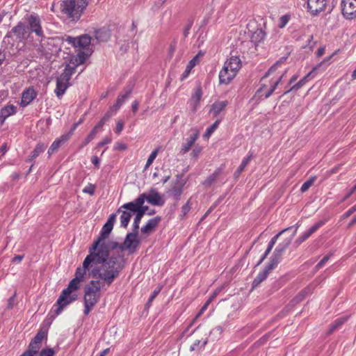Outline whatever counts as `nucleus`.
Segmentation results:
<instances>
[{"label":"nucleus","instance_id":"1","mask_svg":"<svg viewBox=\"0 0 356 356\" xmlns=\"http://www.w3.org/2000/svg\"><path fill=\"white\" fill-rule=\"evenodd\" d=\"M102 252H95L88 249V254L84 259L82 266L77 267L74 279L83 282L88 277L100 279L106 285H111L124 268L123 255L112 254L110 259H106Z\"/></svg>","mask_w":356,"mask_h":356},{"label":"nucleus","instance_id":"2","mask_svg":"<svg viewBox=\"0 0 356 356\" xmlns=\"http://www.w3.org/2000/svg\"><path fill=\"white\" fill-rule=\"evenodd\" d=\"M115 220L116 213H112L109 216L107 221L103 225L99 234L88 248L95 252H99L102 251V257L106 259H110V257L108 246L106 245L105 240L111 233Z\"/></svg>","mask_w":356,"mask_h":356},{"label":"nucleus","instance_id":"3","mask_svg":"<svg viewBox=\"0 0 356 356\" xmlns=\"http://www.w3.org/2000/svg\"><path fill=\"white\" fill-rule=\"evenodd\" d=\"M81 282V281L73 278L70 281L67 286L61 291L54 305L56 308L54 309L55 316H52L53 318L59 315L65 307L77 300L78 296L74 292L80 289Z\"/></svg>","mask_w":356,"mask_h":356},{"label":"nucleus","instance_id":"4","mask_svg":"<svg viewBox=\"0 0 356 356\" xmlns=\"http://www.w3.org/2000/svg\"><path fill=\"white\" fill-rule=\"evenodd\" d=\"M88 4V0H63L60 11L72 22H78Z\"/></svg>","mask_w":356,"mask_h":356},{"label":"nucleus","instance_id":"5","mask_svg":"<svg viewBox=\"0 0 356 356\" xmlns=\"http://www.w3.org/2000/svg\"><path fill=\"white\" fill-rule=\"evenodd\" d=\"M122 209L134 212V214H135V218L134 219L132 228L135 229L136 227V230L138 231L140 220H143V216L147 211L148 207L143 204L140 205V204L138 203L137 201L134 200L132 202H129L122 205L118 209L117 212H120Z\"/></svg>","mask_w":356,"mask_h":356},{"label":"nucleus","instance_id":"6","mask_svg":"<svg viewBox=\"0 0 356 356\" xmlns=\"http://www.w3.org/2000/svg\"><path fill=\"white\" fill-rule=\"evenodd\" d=\"M84 286L83 300H88L91 302L97 303L101 298L102 285L106 284L103 283L100 279L95 278Z\"/></svg>","mask_w":356,"mask_h":356},{"label":"nucleus","instance_id":"7","mask_svg":"<svg viewBox=\"0 0 356 356\" xmlns=\"http://www.w3.org/2000/svg\"><path fill=\"white\" fill-rule=\"evenodd\" d=\"M26 24L23 22H19L16 26H13L8 31L3 38V41L8 44H13L15 41L22 42L28 37Z\"/></svg>","mask_w":356,"mask_h":356},{"label":"nucleus","instance_id":"8","mask_svg":"<svg viewBox=\"0 0 356 356\" xmlns=\"http://www.w3.org/2000/svg\"><path fill=\"white\" fill-rule=\"evenodd\" d=\"M26 19V30L28 35L35 33L36 36L40 38H44V31L42 27V22L40 16L36 13L28 15Z\"/></svg>","mask_w":356,"mask_h":356},{"label":"nucleus","instance_id":"9","mask_svg":"<svg viewBox=\"0 0 356 356\" xmlns=\"http://www.w3.org/2000/svg\"><path fill=\"white\" fill-rule=\"evenodd\" d=\"M135 200H136L140 205H143L145 201L152 205L159 207L163 206L165 203L162 195L154 188H151L148 193H143L140 194Z\"/></svg>","mask_w":356,"mask_h":356},{"label":"nucleus","instance_id":"10","mask_svg":"<svg viewBox=\"0 0 356 356\" xmlns=\"http://www.w3.org/2000/svg\"><path fill=\"white\" fill-rule=\"evenodd\" d=\"M332 57V55L325 58L322 62L314 66L312 70L308 72L303 78H302L298 82L291 86L289 89L286 90L280 97L287 95L292 91H297L306 84L309 80L314 79L316 76V71L323 65L327 63Z\"/></svg>","mask_w":356,"mask_h":356},{"label":"nucleus","instance_id":"11","mask_svg":"<svg viewBox=\"0 0 356 356\" xmlns=\"http://www.w3.org/2000/svg\"><path fill=\"white\" fill-rule=\"evenodd\" d=\"M138 234L136 228H132V232L127 234L124 242L122 243V251L128 250L129 254H134L138 250L140 245Z\"/></svg>","mask_w":356,"mask_h":356},{"label":"nucleus","instance_id":"12","mask_svg":"<svg viewBox=\"0 0 356 356\" xmlns=\"http://www.w3.org/2000/svg\"><path fill=\"white\" fill-rule=\"evenodd\" d=\"M341 11L345 19H356V0H341Z\"/></svg>","mask_w":356,"mask_h":356},{"label":"nucleus","instance_id":"13","mask_svg":"<svg viewBox=\"0 0 356 356\" xmlns=\"http://www.w3.org/2000/svg\"><path fill=\"white\" fill-rule=\"evenodd\" d=\"M113 113L111 111H107L104 115L102 118V119L98 122V123L93 127V129L90 131L89 134L86 136V138L82 142L80 148H82L86 146L90 142H91L95 137L97 131L99 129L102 127L105 123L111 118Z\"/></svg>","mask_w":356,"mask_h":356},{"label":"nucleus","instance_id":"14","mask_svg":"<svg viewBox=\"0 0 356 356\" xmlns=\"http://www.w3.org/2000/svg\"><path fill=\"white\" fill-rule=\"evenodd\" d=\"M134 84L131 82H129L124 88L122 92L118 96L115 103L113 105V108L115 111L118 110L121 106L124 103L126 99L131 94Z\"/></svg>","mask_w":356,"mask_h":356},{"label":"nucleus","instance_id":"15","mask_svg":"<svg viewBox=\"0 0 356 356\" xmlns=\"http://www.w3.org/2000/svg\"><path fill=\"white\" fill-rule=\"evenodd\" d=\"M92 50L88 48L86 51H79L77 54L70 55L67 58L70 60V63L78 67L85 63L86 59L92 54Z\"/></svg>","mask_w":356,"mask_h":356},{"label":"nucleus","instance_id":"16","mask_svg":"<svg viewBox=\"0 0 356 356\" xmlns=\"http://www.w3.org/2000/svg\"><path fill=\"white\" fill-rule=\"evenodd\" d=\"M190 132L189 136L186 139V143H182L180 150L181 154L187 153L200 136V131L196 128L192 129Z\"/></svg>","mask_w":356,"mask_h":356},{"label":"nucleus","instance_id":"17","mask_svg":"<svg viewBox=\"0 0 356 356\" xmlns=\"http://www.w3.org/2000/svg\"><path fill=\"white\" fill-rule=\"evenodd\" d=\"M327 0H307V8L313 16L318 15L325 8Z\"/></svg>","mask_w":356,"mask_h":356},{"label":"nucleus","instance_id":"18","mask_svg":"<svg viewBox=\"0 0 356 356\" xmlns=\"http://www.w3.org/2000/svg\"><path fill=\"white\" fill-rule=\"evenodd\" d=\"M327 220L323 219L312 225L305 233L301 235L295 241V245L299 246L302 243L306 241L312 234L316 232L320 227L323 226Z\"/></svg>","mask_w":356,"mask_h":356},{"label":"nucleus","instance_id":"19","mask_svg":"<svg viewBox=\"0 0 356 356\" xmlns=\"http://www.w3.org/2000/svg\"><path fill=\"white\" fill-rule=\"evenodd\" d=\"M161 220L162 218L160 216H157L153 218L149 219L145 225L141 227V233L147 236L149 235L152 232L155 230Z\"/></svg>","mask_w":356,"mask_h":356},{"label":"nucleus","instance_id":"20","mask_svg":"<svg viewBox=\"0 0 356 356\" xmlns=\"http://www.w3.org/2000/svg\"><path fill=\"white\" fill-rule=\"evenodd\" d=\"M202 96V89L200 84H199L195 89L194 92L191 95L189 100L190 105L191 106L193 112H196L197 107L200 105V102Z\"/></svg>","mask_w":356,"mask_h":356},{"label":"nucleus","instance_id":"21","mask_svg":"<svg viewBox=\"0 0 356 356\" xmlns=\"http://www.w3.org/2000/svg\"><path fill=\"white\" fill-rule=\"evenodd\" d=\"M236 76L234 72L229 71L228 66H223L219 73V83L220 84L228 85Z\"/></svg>","mask_w":356,"mask_h":356},{"label":"nucleus","instance_id":"22","mask_svg":"<svg viewBox=\"0 0 356 356\" xmlns=\"http://www.w3.org/2000/svg\"><path fill=\"white\" fill-rule=\"evenodd\" d=\"M37 96V92L33 88H29L22 92L21 106H28Z\"/></svg>","mask_w":356,"mask_h":356},{"label":"nucleus","instance_id":"23","mask_svg":"<svg viewBox=\"0 0 356 356\" xmlns=\"http://www.w3.org/2000/svg\"><path fill=\"white\" fill-rule=\"evenodd\" d=\"M70 138L68 136H65L64 134L61 135L60 137L57 138L51 145L50 147L48 149V154L50 156L53 153L56 152L59 147L65 144Z\"/></svg>","mask_w":356,"mask_h":356},{"label":"nucleus","instance_id":"24","mask_svg":"<svg viewBox=\"0 0 356 356\" xmlns=\"http://www.w3.org/2000/svg\"><path fill=\"white\" fill-rule=\"evenodd\" d=\"M17 112V107L13 104H8L3 106L0 111V125L1 126L6 119L9 116L15 114Z\"/></svg>","mask_w":356,"mask_h":356},{"label":"nucleus","instance_id":"25","mask_svg":"<svg viewBox=\"0 0 356 356\" xmlns=\"http://www.w3.org/2000/svg\"><path fill=\"white\" fill-rule=\"evenodd\" d=\"M224 65L228 66L229 71L234 72L236 75L238 71L241 67V61L238 56H232L225 61Z\"/></svg>","mask_w":356,"mask_h":356},{"label":"nucleus","instance_id":"26","mask_svg":"<svg viewBox=\"0 0 356 356\" xmlns=\"http://www.w3.org/2000/svg\"><path fill=\"white\" fill-rule=\"evenodd\" d=\"M266 36V33L261 28H258L252 32L250 37V41L255 47H257L261 42H264Z\"/></svg>","mask_w":356,"mask_h":356},{"label":"nucleus","instance_id":"27","mask_svg":"<svg viewBox=\"0 0 356 356\" xmlns=\"http://www.w3.org/2000/svg\"><path fill=\"white\" fill-rule=\"evenodd\" d=\"M271 270H273V269L269 268L266 265L264 269L260 272L252 281V289H253L257 287L263 281H264Z\"/></svg>","mask_w":356,"mask_h":356},{"label":"nucleus","instance_id":"28","mask_svg":"<svg viewBox=\"0 0 356 356\" xmlns=\"http://www.w3.org/2000/svg\"><path fill=\"white\" fill-rule=\"evenodd\" d=\"M95 36L99 42H107L111 38V32L108 29L102 27L95 30Z\"/></svg>","mask_w":356,"mask_h":356},{"label":"nucleus","instance_id":"29","mask_svg":"<svg viewBox=\"0 0 356 356\" xmlns=\"http://www.w3.org/2000/svg\"><path fill=\"white\" fill-rule=\"evenodd\" d=\"M227 104L228 102L227 100L216 102L211 105L210 113H212L213 117L216 118L226 108Z\"/></svg>","mask_w":356,"mask_h":356},{"label":"nucleus","instance_id":"30","mask_svg":"<svg viewBox=\"0 0 356 356\" xmlns=\"http://www.w3.org/2000/svg\"><path fill=\"white\" fill-rule=\"evenodd\" d=\"M282 253L275 250L270 257L269 262L266 264L269 268L275 269L280 262L282 257Z\"/></svg>","mask_w":356,"mask_h":356},{"label":"nucleus","instance_id":"31","mask_svg":"<svg viewBox=\"0 0 356 356\" xmlns=\"http://www.w3.org/2000/svg\"><path fill=\"white\" fill-rule=\"evenodd\" d=\"M186 181H182L179 185H175L172 186L170 193L171 195L176 202H178L180 199L181 194L183 193V188L186 184Z\"/></svg>","mask_w":356,"mask_h":356},{"label":"nucleus","instance_id":"32","mask_svg":"<svg viewBox=\"0 0 356 356\" xmlns=\"http://www.w3.org/2000/svg\"><path fill=\"white\" fill-rule=\"evenodd\" d=\"M46 147L47 145L43 143H38L26 161L32 162L35 159L39 156L41 153L44 152Z\"/></svg>","mask_w":356,"mask_h":356},{"label":"nucleus","instance_id":"33","mask_svg":"<svg viewBox=\"0 0 356 356\" xmlns=\"http://www.w3.org/2000/svg\"><path fill=\"white\" fill-rule=\"evenodd\" d=\"M48 327L45 326H41L35 336L31 339L35 343L41 345V343L44 339L47 338Z\"/></svg>","mask_w":356,"mask_h":356},{"label":"nucleus","instance_id":"34","mask_svg":"<svg viewBox=\"0 0 356 356\" xmlns=\"http://www.w3.org/2000/svg\"><path fill=\"white\" fill-rule=\"evenodd\" d=\"M311 291L310 287L307 286L302 289L291 300V304L292 305H297L301 302L306 298L307 295Z\"/></svg>","mask_w":356,"mask_h":356},{"label":"nucleus","instance_id":"35","mask_svg":"<svg viewBox=\"0 0 356 356\" xmlns=\"http://www.w3.org/2000/svg\"><path fill=\"white\" fill-rule=\"evenodd\" d=\"M252 157V154H249L246 157H245L240 165L238 167L234 173V177L235 179H238L240 177L241 174L243 172L245 168L247 166V165L250 163L251 159Z\"/></svg>","mask_w":356,"mask_h":356},{"label":"nucleus","instance_id":"36","mask_svg":"<svg viewBox=\"0 0 356 356\" xmlns=\"http://www.w3.org/2000/svg\"><path fill=\"white\" fill-rule=\"evenodd\" d=\"M222 169L218 168L211 175L203 181V185L206 187L211 186L218 178L220 175L222 173Z\"/></svg>","mask_w":356,"mask_h":356},{"label":"nucleus","instance_id":"37","mask_svg":"<svg viewBox=\"0 0 356 356\" xmlns=\"http://www.w3.org/2000/svg\"><path fill=\"white\" fill-rule=\"evenodd\" d=\"M70 86V83H67L63 81H61L56 79V86L55 89V93L58 98L62 97L67 88Z\"/></svg>","mask_w":356,"mask_h":356},{"label":"nucleus","instance_id":"38","mask_svg":"<svg viewBox=\"0 0 356 356\" xmlns=\"http://www.w3.org/2000/svg\"><path fill=\"white\" fill-rule=\"evenodd\" d=\"M91 38L88 34H83L77 37L76 45L77 47L88 48L90 44Z\"/></svg>","mask_w":356,"mask_h":356},{"label":"nucleus","instance_id":"39","mask_svg":"<svg viewBox=\"0 0 356 356\" xmlns=\"http://www.w3.org/2000/svg\"><path fill=\"white\" fill-rule=\"evenodd\" d=\"M348 320V317H341L336 319L330 326L327 334L330 335L332 334L335 330L339 329L343 324H344Z\"/></svg>","mask_w":356,"mask_h":356},{"label":"nucleus","instance_id":"40","mask_svg":"<svg viewBox=\"0 0 356 356\" xmlns=\"http://www.w3.org/2000/svg\"><path fill=\"white\" fill-rule=\"evenodd\" d=\"M197 63V56H195L188 62L184 72H183V74H181V76L180 77L181 81H184L185 79H186L188 76L191 70L196 65Z\"/></svg>","mask_w":356,"mask_h":356},{"label":"nucleus","instance_id":"41","mask_svg":"<svg viewBox=\"0 0 356 356\" xmlns=\"http://www.w3.org/2000/svg\"><path fill=\"white\" fill-rule=\"evenodd\" d=\"M133 214H134V212L128 211V210L122 211V214L120 216V227H123V228L127 227Z\"/></svg>","mask_w":356,"mask_h":356},{"label":"nucleus","instance_id":"42","mask_svg":"<svg viewBox=\"0 0 356 356\" xmlns=\"http://www.w3.org/2000/svg\"><path fill=\"white\" fill-rule=\"evenodd\" d=\"M296 233V230H295L294 233L290 238H286L282 243H279L275 250L283 254L284 252L288 248V247L291 244L292 238L295 236Z\"/></svg>","mask_w":356,"mask_h":356},{"label":"nucleus","instance_id":"43","mask_svg":"<svg viewBox=\"0 0 356 356\" xmlns=\"http://www.w3.org/2000/svg\"><path fill=\"white\" fill-rule=\"evenodd\" d=\"M163 288L162 285H159L154 291L151 293L147 302H146L145 305V309L148 310L150 307L152 306V303L153 300L156 298V297L158 296V294L161 292V289Z\"/></svg>","mask_w":356,"mask_h":356},{"label":"nucleus","instance_id":"44","mask_svg":"<svg viewBox=\"0 0 356 356\" xmlns=\"http://www.w3.org/2000/svg\"><path fill=\"white\" fill-rule=\"evenodd\" d=\"M40 347L41 345L35 343L33 341H31L26 350L31 352L33 356H36V355H38V353H39Z\"/></svg>","mask_w":356,"mask_h":356},{"label":"nucleus","instance_id":"45","mask_svg":"<svg viewBox=\"0 0 356 356\" xmlns=\"http://www.w3.org/2000/svg\"><path fill=\"white\" fill-rule=\"evenodd\" d=\"M220 122H221V119H217L211 126H209L207 129L204 136V137L210 136L213 134V132L218 128Z\"/></svg>","mask_w":356,"mask_h":356},{"label":"nucleus","instance_id":"46","mask_svg":"<svg viewBox=\"0 0 356 356\" xmlns=\"http://www.w3.org/2000/svg\"><path fill=\"white\" fill-rule=\"evenodd\" d=\"M316 177L315 176L310 177L301 186L300 191L306 192L314 183Z\"/></svg>","mask_w":356,"mask_h":356},{"label":"nucleus","instance_id":"47","mask_svg":"<svg viewBox=\"0 0 356 356\" xmlns=\"http://www.w3.org/2000/svg\"><path fill=\"white\" fill-rule=\"evenodd\" d=\"M97 303L89 301L88 300H83L84 309L83 314L85 316H88L90 311L94 308Z\"/></svg>","mask_w":356,"mask_h":356},{"label":"nucleus","instance_id":"48","mask_svg":"<svg viewBox=\"0 0 356 356\" xmlns=\"http://www.w3.org/2000/svg\"><path fill=\"white\" fill-rule=\"evenodd\" d=\"M159 148H156L152 152L150 155L149 156L147 161L146 162V164L145 165L144 170H147L153 163L156 157L157 156L158 152H159Z\"/></svg>","mask_w":356,"mask_h":356},{"label":"nucleus","instance_id":"49","mask_svg":"<svg viewBox=\"0 0 356 356\" xmlns=\"http://www.w3.org/2000/svg\"><path fill=\"white\" fill-rule=\"evenodd\" d=\"M291 19V15L286 14L282 15L279 20L278 27L280 29H283L288 24L289 21Z\"/></svg>","mask_w":356,"mask_h":356},{"label":"nucleus","instance_id":"50","mask_svg":"<svg viewBox=\"0 0 356 356\" xmlns=\"http://www.w3.org/2000/svg\"><path fill=\"white\" fill-rule=\"evenodd\" d=\"M332 253H330L327 255H325L315 266L316 270H318L321 269L330 259V257L332 256Z\"/></svg>","mask_w":356,"mask_h":356},{"label":"nucleus","instance_id":"51","mask_svg":"<svg viewBox=\"0 0 356 356\" xmlns=\"http://www.w3.org/2000/svg\"><path fill=\"white\" fill-rule=\"evenodd\" d=\"M291 227H288V228H286V229H282V231H280L278 234H277L276 235H275L271 239L270 241H269L268 245L271 247L272 248L274 247V245H275L278 238L280 236V235L282 234H283L284 232L290 229Z\"/></svg>","mask_w":356,"mask_h":356},{"label":"nucleus","instance_id":"52","mask_svg":"<svg viewBox=\"0 0 356 356\" xmlns=\"http://www.w3.org/2000/svg\"><path fill=\"white\" fill-rule=\"evenodd\" d=\"M191 209V198L186 202V203L181 207V218H184V216L190 211Z\"/></svg>","mask_w":356,"mask_h":356},{"label":"nucleus","instance_id":"53","mask_svg":"<svg viewBox=\"0 0 356 356\" xmlns=\"http://www.w3.org/2000/svg\"><path fill=\"white\" fill-rule=\"evenodd\" d=\"M76 67H75L74 65L70 63V60L67 59L64 71L67 73H69V74L72 76L73 74L75 73Z\"/></svg>","mask_w":356,"mask_h":356},{"label":"nucleus","instance_id":"54","mask_svg":"<svg viewBox=\"0 0 356 356\" xmlns=\"http://www.w3.org/2000/svg\"><path fill=\"white\" fill-rule=\"evenodd\" d=\"M55 353V350L52 348L47 347L42 349L40 356H54Z\"/></svg>","mask_w":356,"mask_h":356},{"label":"nucleus","instance_id":"55","mask_svg":"<svg viewBox=\"0 0 356 356\" xmlns=\"http://www.w3.org/2000/svg\"><path fill=\"white\" fill-rule=\"evenodd\" d=\"M202 151V147L198 145H195V147L193 148L192 152L191 153V156L192 158L195 159H197L201 152Z\"/></svg>","mask_w":356,"mask_h":356},{"label":"nucleus","instance_id":"56","mask_svg":"<svg viewBox=\"0 0 356 356\" xmlns=\"http://www.w3.org/2000/svg\"><path fill=\"white\" fill-rule=\"evenodd\" d=\"M193 22H194V20L193 19H188V24H186V26H185L184 28V33H183V35H184V38H187L188 36V34H189V31L193 24Z\"/></svg>","mask_w":356,"mask_h":356},{"label":"nucleus","instance_id":"57","mask_svg":"<svg viewBox=\"0 0 356 356\" xmlns=\"http://www.w3.org/2000/svg\"><path fill=\"white\" fill-rule=\"evenodd\" d=\"M71 77H72V76L70 75L69 73H67L66 72H65L63 70L62 74L58 77H57V79H58V80H60L61 81L70 83V81L71 79Z\"/></svg>","mask_w":356,"mask_h":356},{"label":"nucleus","instance_id":"58","mask_svg":"<svg viewBox=\"0 0 356 356\" xmlns=\"http://www.w3.org/2000/svg\"><path fill=\"white\" fill-rule=\"evenodd\" d=\"M95 186L92 184H88V185L83 189V193L93 195L95 194Z\"/></svg>","mask_w":356,"mask_h":356},{"label":"nucleus","instance_id":"59","mask_svg":"<svg viewBox=\"0 0 356 356\" xmlns=\"http://www.w3.org/2000/svg\"><path fill=\"white\" fill-rule=\"evenodd\" d=\"M106 245L108 246L109 252L111 250H114L117 248L120 249L122 251V243H119L116 241H111Z\"/></svg>","mask_w":356,"mask_h":356},{"label":"nucleus","instance_id":"60","mask_svg":"<svg viewBox=\"0 0 356 356\" xmlns=\"http://www.w3.org/2000/svg\"><path fill=\"white\" fill-rule=\"evenodd\" d=\"M279 66L277 65V63H274L268 70L267 72L264 74V75L262 77V79H266L267 77H268L270 74H272L273 72H275L277 67Z\"/></svg>","mask_w":356,"mask_h":356},{"label":"nucleus","instance_id":"61","mask_svg":"<svg viewBox=\"0 0 356 356\" xmlns=\"http://www.w3.org/2000/svg\"><path fill=\"white\" fill-rule=\"evenodd\" d=\"M221 290H222V287L217 288L213 291V293L211 295L209 298L206 301V303L209 305L216 298V296L219 294V293L220 292Z\"/></svg>","mask_w":356,"mask_h":356},{"label":"nucleus","instance_id":"62","mask_svg":"<svg viewBox=\"0 0 356 356\" xmlns=\"http://www.w3.org/2000/svg\"><path fill=\"white\" fill-rule=\"evenodd\" d=\"M268 338H269L268 334L264 335L261 338H260L258 341H257L254 343V346H259L264 344L268 340Z\"/></svg>","mask_w":356,"mask_h":356},{"label":"nucleus","instance_id":"63","mask_svg":"<svg viewBox=\"0 0 356 356\" xmlns=\"http://www.w3.org/2000/svg\"><path fill=\"white\" fill-rule=\"evenodd\" d=\"M356 211V204L349 209L346 212H345L341 218L343 219H346L350 217L352 214H353Z\"/></svg>","mask_w":356,"mask_h":356},{"label":"nucleus","instance_id":"64","mask_svg":"<svg viewBox=\"0 0 356 356\" xmlns=\"http://www.w3.org/2000/svg\"><path fill=\"white\" fill-rule=\"evenodd\" d=\"M111 143V139L108 137H106L101 142L97 143L95 148L96 149L100 148V147L104 146L105 145L109 144Z\"/></svg>","mask_w":356,"mask_h":356}]
</instances>
